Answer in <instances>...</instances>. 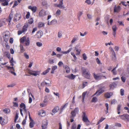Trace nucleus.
I'll list each match as a JSON object with an SVG mask.
<instances>
[{
	"instance_id": "nucleus-1",
	"label": "nucleus",
	"mask_w": 129,
	"mask_h": 129,
	"mask_svg": "<svg viewBox=\"0 0 129 129\" xmlns=\"http://www.w3.org/2000/svg\"><path fill=\"white\" fill-rule=\"evenodd\" d=\"M81 70L82 76L87 79H90V74L89 71L87 70V69L84 68H82Z\"/></svg>"
},
{
	"instance_id": "nucleus-2",
	"label": "nucleus",
	"mask_w": 129,
	"mask_h": 129,
	"mask_svg": "<svg viewBox=\"0 0 129 129\" xmlns=\"http://www.w3.org/2000/svg\"><path fill=\"white\" fill-rule=\"evenodd\" d=\"M29 27V25L27 23H24L23 27L22 30H19L18 31V34L20 35L23 33H25L27 30V29Z\"/></svg>"
},
{
	"instance_id": "nucleus-3",
	"label": "nucleus",
	"mask_w": 129,
	"mask_h": 129,
	"mask_svg": "<svg viewBox=\"0 0 129 129\" xmlns=\"http://www.w3.org/2000/svg\"><path fill=\"white\" fill-rule=\"evenodd\" d=\"M118 117H120V119L126 121H129V115L127 114H124L122 115H119Z\"/></svg>"
},
{
	"instance_id": "nucleus-4",
	"label": "nucleus",
	"mask_w": 129,
	"mask_h": 129,
	"mask_svg": "<svg viewBox=\"0 0 129 129\" xmlns=\"http://www.w3.org/2000/svg\"><path fill=\"white\" fill-rule=\"evenodd\" d=\"M21 17V15L20 13H17L16 14L13 19V21L14 22H16L19 20Z\"/></svg>"
},
{
	"instance_id": "nucleus-5",
	"label": "nucleus",
	"mask_w": 129,
	"mask_h": 129,
	"mask_svg": "<svg viewBox=\"0 0 129 129\" xmlns=\"http://www.w3.org/2000/svg\"><path fill=\"white\" fill-rule=\"evenodd\" d=\"M50 80H46V81H43L41 84L42 86L46 85L48 86H49L51 85V83Z\"/></svg>"
},
{
	"instance_id": "nucleus-6",
	"label": "nucleus",
	"mask_w": 129,
	"mask_h": 129,
	"mask_svg": "<svg viewBox=\"0 0 129 129\" xmlns=\"http://www.w3.org/2000/svg\"><path fill=\"white\" fill-rule=\"evenodd\" d=\"M48 125L47 121L46 120H43L41 125L42 129H47Z\"/></svg>"
},
{
	"instance_id": "nucleus-7",
	"label": "nucleus",
	"mask_w": 129,
	"mask_h": 129,
	"mask_svg": "<svg viewBox=\"0 0 129 129\" xmlns=\"http://www.w3.org/2000/svg\"><path fill=\"white\" fill-rule=\"evenodd\" d=\"M105 91L104 89H103L102 88H100V89L96 91V92L93 95V96L97 94V95L98 96L100 95Z\"/></svg>"
},
{
	"instance_id": "nucleus-8",
	"label": "nucleus",
	"mask_w": 129,
	"mask_h": 129,
	"mask_svg": "<svg viewBox=\"0 0 129 129\" xmlns=\"http://www.w3.org/2000/svg\"><path fill=\"white\" fill-rule=\"evenodd\" d=\"M109 49H110L112 53V60H115L116 59V58L115 52L114 51L113 49L111 47H110L109 48Z\"/></svg>"
},
{
	"instance_id": "nucleus-9",
	"label": "nucleus",
	"mask_w": 129,
	"mask_h": 129,
	"mask_svg": "<svg viewBox=\"0 0 129 129\" xmlns=\"http://www.w3.org/2000/svg\"><path fill=\"white\" fill-rule=\"evenodd\" d=\"M28 73L29 74L35 76H36L39 74V72L37 71H34L29 70L28 71Z\"/></svg>"
},
{
	"instance_id": "nucleus-10",
	"label": "nucleus",
	"mask_w": 129,
	"mask_h": 129,
	"mask_svg": "<svg viewBox=\"0 0 129 129\" xmlns=\"http://www.w3.org/2000/svg\"><path fill=\"white\" fill-rule=\"evenodd\" d=\"M20 112L21 116L23 117V115L22 113L23 110L22 109H21V108H22L23 109V108H26V106L25 104L24 103H22L20 104Z\"/></svg>"
},
{
	"instance_id": "nucleus-11",
	"label": "nucleus",
	"mask_w": 129,
	"mask_h": 129,
	"mask_svg": "<svg viewBox=\"0 0 129 129\" xmlns=\"http://www.w3.org/2000/svg\"><path fill=\"white\" fill-rule=\"evenodd\" d=\"M7 67L8 69H11L9 71L12 74L14 75L15 76H16V73L14 72L15 71V69L14 68L13 66H12V67L7 66Z\"/></svg>"
},
{
	"instance_id": "nucleus-12",
	"label": "nucleus",
	"mask_w": 129,
	"mask_h": 129,
	"mask_svg": "<svg viewBox=\"0 0 129 129\" xmlns=\"http://www.w3.org/2000/svg\"><path fill=\"white\" fill-rule=\"evenodd\" d=\"M82 113L83 114L82 115L83 120L85 122H87V121L89 122L87 116L86 115L85 113L84 112H83Z\"/></svg>"
},
{
	"instance_id": "nucleus-13",
	"label": "nucleus",
	"mask_w": 129,
	"mask_h": 129,
	"mask_svg": "<svg viewBox=\"0 0 129 129\" xmlns=\"http://www.w3.org/2000/svg\"><path fill=\"white\" fill-rule=\"evenodd\" d=\"M10 0H0V2H3L1 5L2 6H7L8 5V2L10 1Z\"/></svg>"
},
{
	"instance_id": "nucleus-14",
	"label": "nucleus",
	"mask_w": 129,
	"mask_h": 129,
	"mask_svg": "<svg viewBox=\"0 0 129 129\" xmlns=\"http://www.w3.org/2000/svg\"><path fill=\"white\" fill-rule=\"evenodd\" d=\"M46 14L45 11L43 9H42L39 12V15L40 17H42L45 16Z\"/></svg>"
},
{
	"instance_id": "nucleus-15",
	"label": "nucleus",
	"mask_w": 129,
	"mask_h": 129,
	"mask_svg": "<svg viewBox=\"0 0 129 129\" xmlns=\"http://www.w3.org/2000/svg\"><path fill=\"white\" fill-rule=\"evenodd\" d=\"M43 34L42 31L40 30L38 31L36 35V37L38 38H40L43 35Z\"/></svg>"
},
{
	"instance_id": "nucleus-16",
	"label": "nucleus",
	"mask_w": 129,
	"mask_h": 129,
	"mask_svg": "<svg viewBox=\"0 0 129 129\" xmlns=\"http://www.w3.org/2000/svg\"><path fill=\"white\" fill-rule=\"evenodd\" d=\"M120 7L119 6H116L115 5L114 7V12H118L120 10Z\"/></svg>"
},
{
	"instance_id": "nucleus-17",
	"label": "nucleus",
	"mask_w": 129,
	"mask_h": 129,
	"mask_svg": "<svg viewBox=\"0 0 129 129\" xmlns=\"http://www.w3.org/2000/svg\"><path fill=\"white\" fill-rule=\"evenodd\" d=\"M66 77L70 79L73 80L76 77V76L73 75L72 74L69 75L65 76Z\"/></svg>"
},
{
	"instance_id": "nucleus-18",
	"label": "nucleus",
	"mask_w": 129,
	"mask_h": 129,
	"mask_svg": "<svg viewBox=\"0 0 129 129\" xmlns=\"http://www.w3.org/2000/svg\"><path fill=\"white\" fill-rule=\"evenodd\" d=\"M28 8L31 10L33 13L35 12L37 9V8L36 6L32 7L31 6H29L28 7Z\"/></svg>"
},
{
	"instance_id": "nucleus-19",
	"label": "nucleus",
	"mask_w": 129,
	"mask_h": 129,
	"mask_svg": "<svg viewBox=\"0 0 129 129\" xmlns=\"http://www.w3.org/2000/svg\"><path fill=\"white\" fill-rule=\"evenodd\" d=\"M117 84L116 83L114 82L110 84L109 87H110V89L113 90L114 88L116 87Z\"/></svg>"
},
{
	"instance_id": "nucleus-20",
	"label": "nucleus",
	"mask_w": 129,
	"mask_h": 129,
	"mask_svg": "<svg viewBox=\"0 0 129 129\" xmlns=\"http://www.w3.org/2000/svg\"><path fill=\"white\" fill-rule=\"evenodd\" d=\"M13 17V14H12V13H11L9 15L8 18L7 19H6L7 22H9V23H10Z\"/></svg>"
},
{
	"instance_id": "nucleus-21",
	"label": "nucleus",
	"mask_w": 129,
	"mask_h": 129,
	"mask_svg": "<svg viewBox=\"0 0 129 129\" xmlns=\"http://www.w3.org/2000/svg\"><path fill=\"white\" fill-rule=\"evenodd\" d=\"M112 94V92H107L105 94L104 96L106 98H109Z\"/></svg>"
},
{
	"instance_id": "nucleus-22",
	"label": "nucleus",
	"mask_w": 129,
	"mask_h": 129,
	"mask_svg": "<svg viewBox=\"0 0 129 129\" xmlns=\"http://www.w3.org/2000/svg\"><path fill=\"white\" fill-rule=\"evenodd\" d=\"M78 39L79 37L77 35H75L73 38L72 40L71 41V43H73L75 41L78 40Z\"/></svg>"
},
{
	"instance_id": "nucleus-23",
	"label": "nucleus",
	"mask_w": 129,
	"mask_h": 129,
	"mask_svg": "<svg viewBox=\"0 0 129 129\" xmlns=\"http://www.w3.org/2000/svg\"><path fill=\"white\" fill-rule=\"evenodd\" d=\"M7 122V120L5 119H3L2 120L0 121V123L2 125L6 124Z\"/></svg>"
},
{
	"instance_id": "nucleus-24",
	"label": "nucleus",
	"mask_w": 129,
	"mask_h": 129,
	"mask_svg": "<svg viewBox=\"0 0 129 129\" xmlns=\"http://www.w3.org/2000/svg\"><path fill=\"white\" fill-rule=\"evenodd\" d=\"M24 45L26 46H28L30 44V41L29 37H27L24 41Z\"/></svg>"
},
{
	"instance_id": "nucleus-25",
	"label": "nucleus",
	"mask_w": 129,
	"mask_h": 129,
	"mask_svg": "<svg viewBox=\"0 0 129 129\" xmlns=\"http://www.w3.org/2000/svg\"><path fill=\"white\" fill-rule=\"evenodd\" d=\"M39 115H40L42 117H44L46 115V113L43 110H41L40 111L39 114Z\"/></svg>"
},
{
	"instance_id": "nucleus-26",
	"label": "nucleus",
	"mask_w": 129,
	"mask_h": 129,
	"mask_svg": "<svg viewBox=\"0 0 129 129\" xmlns=\"http://www.w3.org/2000/svg\"><path fill=\"white\" fill-rule=\"evenodd\" d=\"M26 37L25 36H24L20 39V43H24L26 39Z\"/></svg>"
},
{
	"instance_id": "nucleus-27",
	"label": "nucleus",
	"mask_w": 129,
	"mask_h": 129,
	"mask_svg": "<svg viewBox=\"0 0 129 129\" xmlns=\"http://www.w3.org/2000/svg\"><path fill=\"white\" fill-rule=\"evenodd\" d=\"M57 22V21L56 20H53L51 21L50 23L48 22V24L49 25H53L56 24Z\"/></svg>"
},
{
	"instance_id": "nucleus-28",
	"label": "nucleus",
	"mask_w": 129,
	"mask_h": 129,
	"mask_svg": "<svg viewBox=\"0 0 129 129\" xmlns=\"http://www.w3.org/2000/svg\"><path fill=\"white\" fill-rule=\"evenodd\" d=\"M121 106L120 104L118 105L117 106V113L118 114H119L120 113V111L121 109Z\"/></svg>"
},
{
	"instance_id": "nucleus-29",
	"label": "nucleus",
	"mask_w": 129,
	"mask_h": 129,
	"mask_svg": "<svg viewBox=\"0 0 129 129\" xmlns=\"http://www.w3.org/2000/svg\"><path fill=\"white\" fill-rule=\"evenodd\" d=\"M57 68V67L56 66H53L52 67V70L51 72V73L53 74L54 73V71Z\"/></svg>"
},
{
	"instance_id": "nucleus-30",
	"label": "nucleus",
	"mask_w": 129,
	"mask_h": 129,
	"mask_svg": "<svg viewBox=\"0 0 129 129\" xmlns=\"http://www.w3.org/2000/svg\"><path fill=\"white\" fill-rule=\"evenodd\" d=\"M59 108L58 106H57L56 107L52 110V112L54 113L57 112L59 109Z\"/></svg>"
},
{
	"instance_id": "nucleus-31",
	"label": "nucleus",
	"mask_w": 129,
	"mask_h": 129,
	"mask_svg": "<svg viewBox=\"0 0 129 129\" xmlns=\"http://www.w3.org/2000/svg\"><path fill=\"white\" fill-rule=\"evenodd\" d=\"M44 25V24L42 22H39L38 23V27L40 28Z\"/></svg>"
},
{
	"instance_id": "nucleus-32",
	"label": "nucleus",
	"mask_w": 129,
	"mask_h": 129,
	"mask_svg": "<svg viewBox=\"0 0 129 129\" xmlns=\"http://www.w3.org/2000/svg\"><path fill=\"white\" fill-rule=\"evenodd\" d=\"M10 110L8 108H5L3 110V112L5 113H8L10 112Z\"/></svg>"
},
{
	"instance_id": "nucleus-33",
	"label": "nucleus",
	"mask_w": 129,
	"mask_h": 129,
	"mask_svg": "<svg viewBox=\"0 0 129 129\" xmlns=\"http://www.w3.org/2000/svg\"><path fill=\"white\" fill-rule=\"evenodd\" d=\"M20 52L21 53H23L24 52L25 50L23 46L22 45H20Z\"/></svg>"
},
{
	"instance_id": "nucleus-34",
	"label": "nucleus",
	"mask_w": 129,
	"mask_h": 129,
	"mask_svg": "<svg viewBox=\"0 0 129 129\" xmlns=\"http://www.w3.org/2000/svg\"><path fill=\"white\" fill-rule=\"evenodd\" d=\"M72 48H70L68 49L67 51H62L61 52V53H62L63 54H67L69 53L72 50Z\"/></svg>"
},
{
	"instance_id": "nucleus-35",
	"label": "nucleus",
	"mask_w": 129,
	"mask_h": 129,
	"mask_svg": "<svg viewBox=\"0 0 129 129\" xmlns=\"http://www.w3.org/2000/svg\"><path fill=\"white\" fill-rule=\"evenodd\" d=\"M51 69L50 68H48L46 70L43 72L42 74L45 75L47 73H48Z\"/></svg>"
},
{
	"instance_id": "nucleus-36",
	"label": "nucleus",
	"mask_w": 129,
	"mask_h": 129,
	"mask_svg": "<svg viewBox=\"0 0 129 129\" xmlns=\"http://www.w3.org/2000/svg\"><path fill=\"white\" fill-rule=\"evenodd\" d=\"M65 69H66V73H69L70 71V69L69 67L67 66H65Z\"/></svg>"
},
{
	"instance_id": "nucleus-37",
	"label": "nucleus",
	"mask_w": 129,
	"mask_h": 129,
	"mask_svg": "<svg viewBox=\"0 0 129 129\" xmlns=\"http://www.w3.org/2000/svg\"><path fill=\"white\" fill-rule=\"evenodd\" d=\"M75 49L76 51V52H77L76 54V55H79L80 54L81 50L78 49L76 47H75Z\"/></svg>"
},
{
	"instance_id": "nucleus-38",
	"label": "nucleus",
	"mask_w": 129,
	"mask_h": 129,
	"mask_svg": "<svg viewBox=\"0 0 129 129\" xmlns=\"http://www.w3.org/2000/svg\"><path fill=\"white\" fill-rule=\"evenodd\" d=\"M93 76L95 79L96 80H99L101 78V76H97L95 74L93 73Z\"/></svg>"
},
{
	"instance_id": "nucleus-39",
	"label": "nucleus",
	"mask_w": 129,
	"mask_h": 129,
	"mask_svg": "<svg viewBox=\"0 0 129 129\" xmlns=\"http://www.w3.org/2000/svg\"><path fill=\"white\" fill-rule=\"evenodd\" d=\"M118 66V65H117L116 66V67L115 68L113 69L111 71L113 73V74L114 75H116L117 74L116 71H115V70L116 69V68Z\"/></svg>"
},
{
	"instance_id": "nucleus-40",
	"label": "nucleus",
	"mask_w": 129,
	"mask_h": 129,
	"mask_svg": "<svg viewBox=\"0 0 129 129\" xmlns=\"http://www.w3.org/2000/svg\"><path fill=\"white\" fill-rule=\"evenodd\" d=\"M9 62L10 63H11V65L12 66H14L13 63H16L14 61L13 58V57L11 58Z\"/></svg>"
},
{
	"instance_id": "nucleus-41",
	"label": "nucleus",
	"mask_w": 129,
	"mask_h": 129,
	"mask_svg": "<svg viewBox=\"0 0 129 129\" xmlns=\"http://www.w3.org/2000/svg\"><path fill=\"white\" fill-rule=\"evenodd\" d=\"M55 6L56 7H59L60 9H64L65 8V7L62 5H57V4H55Z\"/></svg>"
},
{
	"instance_id": "nucleus-42",
	"label": "nucleus",
	"mask_w": 129,
	"mask_h": 129,
	"mask_svg": "<svg viewBox=\"0 0 129 129\" xmlns=\"http://www.w3.org/2000/svg\"><path fill=\"white\" fill-rule=\"evenodd\" d=\"M76 114L74 111H72L71 112L72 116L70 117V118H72L76 116Z\"/></svg>"
},
{
	"instance_id": "nucleus-43",
	"label": "nucleus",
	"mask_w": 129,
	"mask_h": 129,
	"mask_svg": "<svg viewBox=\"0 0 129 129\" xmlns=\"http://www.w3.org/2000/svg\"><path fill=\"white\" fill-rule=\"evenodd\" d=\"M5 54L7 56L9 59H10V54L9 52H5Z\"/></svg>"
},
{
	"instance_id": "nucleus-44",
	"label": "nucleus",
	"mask_w": 129,
	"mask_h": 129,
	"mask_svg": "<svg viewBox=\"0 0 129 129\" xmlns=\"http://www.w3.org/2000/svg\"><path fill=\"white\" fill-rule=\"evenodd\" d=\"M76 125L75 123H73L71 127V129H76Z\"/></svg>"
},
{
	"instance_id": "nucleus-45",
	"label": "nucleus",
	"mask_w": 129,
	"mask_h": 129,
	"mask_svg": "<svg viewBox=\"0 0 129 129\" xmlns=\"http://www.w3.org/2000/svg\"><path fill=\"white\" fill-rule=\"evenodd\" d=\"M97 101V99L96 97H94L93 98L92 100H91V102H96Z\"/></svg>"
},
{
	"instance_id": "nucleus-46",
	"label": "nucleus",
	"mask_w": 129,
	"mask_h": 129,
	"mask_svg": "<svg viewBox=\"0 0 129 129\" xmlns=\"http://www.w3.org/2000/svg\"><path fill=\"white\" fill-rule=\"evenodd\" d=\"M62 32L61 30H59L58 33V36L59 38H60L62 36Z\"/></svg>"
},
{
	"instance_id": "nucleus-47",
	"label": "nucleus",
	"mask_w": 129,
	"mask_h": 129,
	"mask_svg": "<svg viewBox=\"0 0 129 129\" xmlns=\"http://www.w3.org/2000/svg\"><path fill=\"white\" fill-rule=\"evenodd\" d=\"M28 24L29 23V24H32L34 22V20L33 18H30L28 21Z\"/></svg>"
},
{
	"instance_id": "nucleus-48",
	"label": "nucleus",
	"mask_w": 129,
	"mask_h": 129,
	"mask_svg": "<svg viewBox=\"0 0 129 129\" xmlns=\"http://www.w3.org/2000/svg\"><path fill=\"white\" fill-rule=\"evenodd\" d=\"M86 94V92H84L82 94V101L83 103L84 102V99Z\"/></svg>"
},
{
	"instance_id": "nucleus-49",
	"label": "nucleus",
	"mask_w": 129,
	"mask_h": 129,
	"mask_svg": "<svg viewBox=\"0 0 129 129\" xmlns=\"http://www.w3.org/2000/svg\"><path fill=\"white\" fill-rule=\"evenodd\" d=\"M112 28L113 32H116L117 29V27L116 25H114L113 26Z\"/></svg>"
},
{
	"instance_id": "nucleus-50",
	"label": "nucleus",
	"mask_w": 129,
	"mask_h": 129,
	"mask_svg": "<svg viewBox=\"0 0 129 129\" xmlns=\"http://www.w3.org/2000/svg\"><path fill=\"white\" fill-rule=\"evenodd\" d=\"M105 119V118H103L102 117L101 119L100 120L97 122V123L96 124V125H98L99 124V123L102 122L103 120H104Z\"/></svg>"
},
{
	"instance_id": "nucleus-51",
	"label": "nucleus",
	"mask_w": 129,
	"mask_h": 129,
	"mask_svg": "<svg viewBox=\"0 0 129 129\" xmlns=\"http://www.w3.org/2000/svg\"><path fill=\"white\" fill-rule=\"evenodd\" d=\"M5 23V22L3 20H0V27L3 25Z\"/></svg>"
},
{
	"instance_id": "nucleus-52",
	"label": "nucleus",
	"mask_w": 129,
	"mask_h": 129,
	"mask_svg": "<svg viewBox=\"0 0 129 129\" xmlns=\"http://www.w3.org/2000/svg\"><path fill=\"white\" fill-rule=\"evenodd\" d=\"M13 106L15 107H17L18 106V104L17 103L13 102Z\"/></svg>"
},
{
	"instance_id": "nucleus-53",
	"label": "nucleus",
	"mask_w": 129,
	"mask_h": 129,
	"mask_svg": "<svg viewBox=\"0 0 129 129\" xmlns=\"http://www.w3.org/2000/svg\"><path fill=\"white\" fill-rule=\"evenodd\" d=\"M120 93L121 96H123L124 94V90L123 89H121L120 90Z\"/></svg>"
},
{
	"instance_id": "nucleus-54",
	"label": "nucleus",
	"mask_w": 129,
	"mask_h": 129,
	"mask_svg": "<svg viewBox=\"0 0 129 129\" xmlns=\"http://www.w3.org/2000/svg\"><path fill=\"white\" fill-rule=\"evenodd\" d=\"M18 113H16V115L15 118V120L14 121L15 122L18 119Z\"/></svg>"
},
{
	"instance_id": "nucleus-55",
	"label": "nucleus",
	"mask_w": 129,
	"mask_h": 129,
	"mask_svg": "<svg viewBox=\"0 0 129 129\" xmlns=\"http://www.w3.org/2000/svg\"><path fill=\"white\" fill-rule=\"evenodd\" d=\"M9 31H6L5 32V34L3 36H5V37H9Z\"/></svg>"
},
{
	"instance_id": "nucleus-56",
	"label": "nucleus",
	"mask_w": 129,
	"mask_h": 129,
	"mask_svg": "<svg viewBox=\"0 0 129 129\" xmlns=\"http://www.w3.org/2000/svg\"><path fill=\"white\" fill-rule=\"evenodd\" d=\"M87 85V82H84L83 83L82 86L83 88H84L85 86Z\"/></svg>"
},
{
	"instance_id": "nucleus-57",
	"label": "nucleus",
	"mask_w": 129,
	"mask_h": 129,
	"mask_svg": "<svg viewBox=\"0 0 129 129\" xmlns=\"http://www.w3.org/2000/svg\"><path fill=\"white\" fill-rule=\"evenodd\" d=\"M9 38V37H5V36H3L4 40L6 42H7L8 41Z\"/></svg>"
},
{
	"instance_id": "nucleus-58",
	"label": "nucleus",
	"mask_w": 129,
	"mask_h": 129,
	"mask_svg": "<svg viewBox=\"0 0 129 129\" xmlns=\"http://www.w3.org/2000/svg\"><path fill=\"white\" fill-rule=\"evenodd\" d=\"M105 106L106 107V113H108V104L107 103H106L105 104Z\"/></svg>"
},
{
	"instance_id": "nucleus-59",
	"label": "nucleus",
	"mask_w": 129,
	"mask_h": 129,
	"mask_svg": "<svg viewBox=\"0 0 129 129\" xmlns=\"http://www.w3.org/2000/svg\"><path fill=\"white\" fill-rule=\"evenodd\" d=\"M18 4V3L17 1H15L14 3V4L13 6V8H14L16 6H17Z\"/></svg>"
},
{
	"instance_id": "nucleus-60",
	"label": "nucleus",
	"mask_w": 129,
	"mask_h": 129,
	"mask_svg": "<svg viewBox=\"0 0 129 129\" xmlns=\"http://www.w3.org/2000/svg\"><path fill=\"white\" fill-rule=\"evenodd\" d=\"M61 13V11L60 10L58 9L57 10L56 13V14L57 15H59Z\"/></svg>"
},
{
	"instance_id": "nucleus-61",
	"label": "nucleus",
	"mask_w": 129,
	"mask_h": 129,
	"mask_svg": "<svg viewBox=\"0 0 129 129\" xmlns=\"http://www.w3.org/2000/svg\"><path fill=\"white\" fill-rule=\"evenodd\" d=\"M97 63L99 64H102V63L100 61L98 58H97L96 59Z\"/></svg>"
},
{
	"instance_id": "nucleus-62",
	"label": "nucleus",
	"mask_w": 129,
	"mask_h": 129,
	"mask_svg": "<svg viewBox=\"0 0 129 129\" xmlns=\"http://www.w3.org/2000/svg\"><path fill=\"white\" fill-rule=\"evenodd\" d=\"M34 123L32 122H31L29 123V126L30 128H32L34 126Z\"/></svg>"
},
{
	"instance_id": "nucleus-63",
	"label": "nucleus",
	"mask_w": 129,
	"mask_h": 129,
	"mask_svg": "<svg viewBox=\"0 0 129 129\" xmlns=\"http://www.w3.org/2000/svg\"><path fill=\"white\" fill-rule=\"evenodd\" d=\"M24 56L27 59H28L29 58V55L27 54L25 52L24 54Z\"/></svg>"
},
{
	"instance_id": "nucleus-64",
	"label": "nucleus",
	"mask_w": 129,
	"mask_h": 129,
	"mask_svg": "<svg viewBox=\"0 0 129 129\" xmlns=\"http://www.w3.org/2000/svg\"><path fill=\"white\" fill-rule=\"evenodd\" d=\"M36 45L37 46L39 47L41 46L42 45V44L41 43L39 42H37Z\"/></svg>"
}]
</instances>
